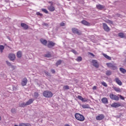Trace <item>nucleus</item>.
<instances>
[{"instance_id":"2eb2a0df","label":"nucleus","mask_w":126,"mask_h":126,"mask_svg":"<svg viewBox=\"0 0 126 126\" xmlns=\"http://www.w3.org/2000/svg\"><path fill=\"white\" fill-rule=\"evenodd\" d=\"M8 58L11 61H14L15 60V55L14 54H10Z\"/></svg>"},{"instance_id":"f257e3e1","label":"nucleus","mask_w":126,"mask_h":126,"mask_svg":"<svg viewBox=\"0 0 126 126\" xmlns=\"http://www.w3.org/2000/svg\"><path fill=\"white\" fill-rule=\"evenodd\" d=\"M7 88L10 93H12V92L17 91V86H14L13 85H8Z\"/></svg>"},{"instance_id":"79ce46f5","label":"nucleus","mask_w":126,"mask_h":126,"mask_svg":"<svg viewBox=\"0 0 126 126\" xmlns=\"http://www.w3.org/2000/svg\"><path fill=\"white\" fill-rule=\"evenodd\" d=\"M78 99H79V100H80L81 101H83V98L82 96L81 95H78L77 97Z\"/></svg>"},{"instance_id":"a18cd8bd","label":"nucleus","mask_w":126,"mask_h":126,"mask_svg":"<svg viewBox=\"0 0 126 126\" xmlns=\"http://www.w3.org/2000/svg\"><path fill=\"white\" fill-rule=\"evenodd\" d=\"M36 15L39 16H43V14L39 13V12H36Z\"/></svg>"},{"instance_id":"6e6d98bb","label":"nucleus","mask_w":126,"mask_h":126,"mask_svg":"<svg viewBox=\"0 0 126 126\" xmlns=\"http://www.w3.org/2000/svg\"><path fill=\"white\" fill-rule=\"evenodd\" d=\"M93 90H96L97 89V87L96 86H94L93 88Z\"/></svg>"},{"instance_id":"2f4dec72","label":"nucleus","mask_w":126,"mask_h":126,"mask_svg":"<svg viewBox=\"0 0 126 126\" xmlns=\"http://www.w3.org/2000/svg\"><path fill=\"white\" fill-rule=\"evenodd\" d=\"M61 63H62V60H58L56 63V66H59V65H60V64H61Z\"/></svg>"},{"instance_id":"4468645a","label":"nucleus","mask_w":126,"mask_h":126,"mask_svg":"<svg viewBox=\"0 0 126 126\" xmlns=\"http://www.w3.org/2000/svg\"><path fill=\"white\" fill-rule=\"evenodd\" d=\"M96 8H97V9H99V10H102V9H104V8H105V6L100 4H98L96 5Z\"/></svg>"},{"instance_id":"72a5a7b5","label":"nucleus","mask_w":126,"mask_h":126,"mask_svg":"<svg viewBox=\"0 0 126 126\" xmlns=\"http://www.w3.org/2000/svg\"><path fill=\"white\" fill-rule=\"evenodd\" d=\"M105 21L106 23H108V24H113V21L110 20H106Z\"/></svg>"},{"instance_id":"e433bc0d","label":"nucleus","mask_w":126,"mask_h":126,"mask_svg":"<svg viewBox=\"0 0 126 126\" xmlns=\"http://www.w3.org/2000/svg\"><path fill=\"white\" fill-rule=\"evenodd\" d=\"M64 90H68L69 89V86H64L63 87Z\"/></svg>"},{"instance_id":"c85d7f7f","label":"nucleus","mask_w":126,"mask_h":126,"mask_svg":"<svg viewBox=\"0 0 126 126\" xmlns=\"http://www.w3.org/2000/svg\"><path fill=\"white\" fill-rule=\"evenodd\" d=\"M120 71L122 72V73H126V69L122 68V67H120Z\"/></svg>"},{"instance_id":"6e6552de","label":"nucleus","mask_w":126,"mask_h":126,"mask_svg":"<svg viewBox=\"0 0 126 126\" xmlns=\"http://www.w3.org/2000/svg\"><path fill=\"white\" fill-rule=\"evenodd\" d=\"M103 119H105V115L104 114H99L96 117V121H102Z\"/></svg>"},{"instance_id":"ddd939ff","label":"nucleus","mask_w":126,"mask_h":126,"mask_svg":"<svg viewBox=\"0 0 126 126\" xmlns=\"http://www.w3.org/2000/svg\"><path fill=\"white\" fill-rule=\"evenodd\" d=\"M21 26L24 30H28V29L29 28V26L27 24L23 23L21 24Z\"/></svg>"},{"instance_id":"20e7f679","label":"nucleus","mask_w":126,"mask_h":126,"mask_svg":"<svg viewBox=\"0 0 126 126\" xmlns=\"http://www.w3.org/2000/svg\"><path fill=\"white\" fill-rule=\"evenodd\" d=\"M106 65L111 69H113V70H116V69H118V67L116 66L115 64L112 63H106Z\"/></svg>"},{"instance_id":"6ab92c4d","label":"nucleus","mask_w":126,"mask_h":126,"mask_svg":"<svg viewBox=\"0 0 126 126\" xmlns=\"http://www.w3.org/2000/svg\"><path fill=\"white\" fill-rule=\"evenodd\" d=\"M22 57V51H19L17 53V57L18 59H21Z\"/></svg>"},{"instance_id":"423d86ee","label":"nucleus","mask_w":126,"mask_h":126,"mask_svg":"<svg viewBox=\"0 0 126 126\" xmlns=\"http://www.w3.org/2000/svg\"><path fill=\"white\" fill-rule=\"evenodd\" d=\"M102 26L104 31H106V32H109L111 30L109 26L105 23H102Z\"/></svg>"},{"instance_id":"a878e982","label":"nucleus","mask_w":126,"mask_h":126,"mask_svg":"<svg viewBox=\"0 0 126 126\" xmlns=\"http://www.w3.org/2000/svg\"><path fill=\"white\" fill-rule=\"evenodd\" d=\"M19 126H31L29 123H20Z\"/></svg>"},{"instance_id":"13d9d810","label":"nucleus","mask_w":126,"mask_h":126,"mask_svg":"<svg viewBox=\"0 0 126 126\" xmlns=\"http://www.w3.org/2000/svg\"><path fill=\"white\" fill-rule=\"evenodd\" d=\"M7 38L9 41H11V38H10L9 36H7Z\"/></svg>"},{"instance_id":"aec40b11","label":"nucleus","mask_w":126,"mask_h":126,"mask_svg":"<svg viewBox=\"0 0 126 126\" xmlns=\"http://www.w3.org/2000/svg\"><path fill=\"white\" fill-rule=\"evenodd\" d=\"M33 102H34V99L31 98L27 102V106H29V105H31V104H32V103H33Z\"/></svg>"},{"instance_id":"864d4df0","label":"nucleus","mask_w":126,"mask_h":126,"mask_svg":"<svg viewBox=\"0 0 126 126\" xmlns=\"http://www.w3.org/2000/svg\"><path fill=\"white\" fill-rule=\"evenodd\" d=\"M4 45L5 47H6V48H9L10 49H11V48H10V46H8L7 44H6V43H5Z\"/></svg>"},{"instance_id":"052dcab7","label":"nucleus","mask_w":126,"mask_h":126,"mask_svg":"<svg viewBox=\"0 0 126 126\" xmlns=\"http://www.w3.org/2000/svg\"><path fill=\"white\" fill-rule=\"evenodd\" d=\"M64 126H69V125H68V124H66L64 125Z\"/></svg>"},{"instance_id":"de8ad7c7","label":"nucleus","mask_w":126,"mask_h":126,"mask_svg":"<svg viewBox=\"0 0 126 126\" xmlns=\"http://www.w3.org/2000/svg\"><path fill=\"white\" fill-rule=\"evenodd\" d=\"M118 96H119L120 99H121V100H125V97L124 96H123L122 95H120L119 94Z\"/></svg>"},{"instance_id":"f3484780","label":"nucleus","mask_w":126,"mask_h":126,"mask_svg":"<svg viewBox=\"0 0 126 126\" xmlns=\"http://www.w3.org/2000/svg\"><path fill=\"white\" fill-rule=\"evenodd\" d=\"M47 8L49 11H51V12H53V11H55L56 8L54 6H48L47 7Z\"/></svg>"},{"instance_id":"a19ab883","label":"nucleus","mask_w":126,"mask_h":126,"mask_svg":"<svg viewBox=\"0 0 126 126\" xmlns=\"http://www.w3.org/2000/svg\"><path fill=\"white\" fill-rule=\"evenodd\" d=\"M44 57H45V58H51V57H52V55H51V54H45Z\"/></svg>"},{"instance_id":"473e14b6","label":"nucleus","mask_w":126,"mask_h":126,"mask_svg":"<svg viewBox=\"0 0 126 126\" xmlns=\"http://www.w3.org/2000/svg\"><path fill=\"white\" fill-rule=\"evenodd\" d=\"M34 97L35 99H37V98H38V97H39V93H38L37 92H34Z\"/></svg>"},{"instance_id":"7ed1b4c3","label":"nucleus","mask_w":126,"mask_h":126,"mask_svg":"<svg viewBox=\"0 0 126 126\" xmlns=\"http://www.w3.org/2000/svg\"><path fill=\"white\" fill-rule=\"evenodd\" d=\"M75 118L77 121H79L80 122H83L85 120L84 116L79 113H76L75 114Z\"/></svg>"},{"instance_id":"412c9836","label":"nucleus","mask_w":126,"mask_h":126,"mask_svg":"<svg viewBox=\"0 0 126 126\" xmlns=\"http://www.w3.org/2000/svg\"><path fill=\"white\" fill-rule=\"evenodd\" d=\"M19 106L20 108H24V107L27 106V104L25 102H22L19 103Z\"/></svg>"},{"instance_id":"dca6fc26","label":"nucleus","mask_w":126,"mask_h":126,"mask_svg":"<svg viewBox=\"0 0 126 126\" xmlns=\"http://www.w3.org/2000/svg\"><path fill=\"white\" fill-rule=\"evenodd\" d=\"M101 102L103 103V104H109V101H108V99L106 97H103L101 99Z\"/></svg>"},{"instance_id":"3c124183","label":"nucleus","mask_w":126,"mask_h":126,"mask_svg":"<svg viewBox=\"0 0 126 126\" xmlns=\"http://www.w3.org/2000/svg\"><path fill=\"white\" fill-rule=\"evenodd\" d=\"M48 3H50V6H53L54 5V2L53 1H49Z\"/></svg>"},{"instance_id":"8fccbe9b","label":"nucleus","mask_w":126,"mask_h":126,"mask_svg":"<svg viewBox=\"0 0 126 126\" xmlns=\"http://www.w3.org/2000/svg\"><path fill=\"white\" fill-rule=\"evenodd\" d=\"M11 68H12V70H14L16 68V66L14 65H11Z\"/></svg>"},{"instance_id":"603ef678","label":"nucleus","mask_w":126,"mask_h":126,"mask_svg":"<svg viewBox=\"0 0 126 126\" xmlns=\"http://www.w3.org/2000/svg\"><path fill=\"white\" fill-rule=\"evenodd\" d=\"M87 101H88L87 98H83V100L82 102H87Z\"/></svg>"},{"instance_id":"393cba45","label":"nucleus","mask_w":126,"mask_h":126,"mask_svg":"<svg viewBox=\"0 0 126 126\" xmlns=\"http://www.w3.org/2000/svg\"><path fill=\"white\" fill-rule=\"evenodd\" d=\"M113 89H114V90H115V91H116V92H122V90L119 87H114L113 88Z\"/></svg>"},{"instance_id":"49530a36","label":"nucleus","mask_w":126,"mask_h":126,"mask_svg":"<svg viewBox=\"0 0 126 126\" xmlns=\"http://www.w3.org/2000/svg\"><path fill=\"white\" fill-rule=\"evenodd\" d=\"M71 52H72V53H73V54H74L75 55H76V54H77V52H76V51L73 49L71 50Z\"/></svg>"},{"instance_id":"9b49d317","label":"nucleus","mask_w":126,"mask_h":126,"mask_svg":"<svg viewBox=\"0 0 126 126\" xmlns=\"http://www.w3.org/2000/svg\"><path fill=\"white\" fill-rule=\"evenodd\" d=\"M27 82H28V80H27V78H24L21 82L22 86H26V85L27 84Z\"/></svg>"},{"instance_id":"58836bf2","label":"nucleus","mask_w":126,"mask_h":126,"mask_svg":"<svg viewBox=\"0 0 126 126\" xmlns=\"http://www.w3.org/2000/svg\"><path fill=\"white\" fill-rule=\"evenodd\" d=\"M102 85H103V86H104V87H108V85H107V83H106V82H102L101 83Z\"/></svg>"},{"instance_id":"9d476101","label":"nucleus","mask_w":126,"mask_h":126,"mask_svg":"<svg viewBox=\"0 0 126 126\" xmlns=\"http://www.w3.org/2000/svg\"><path fill=\"white\" fill-rule=\"evenodd\" d=\"M121 103L120 102H114L111 105V107H112V108H119V107H121Z\"/></svg>"},{"instance_id":"f8f14e48","label":"nucleus","mask_w":126,"mask_h":126,"mask_svg":"<svg viewBox=\"0 0 126 126\" xmlns=\"http://www.w3.org/2000/svg\"><path fill=\"white\" fill-rule=\"evenodd\" d=\"M56 45V43L53 42V41H49L47 44L48 48L51 49V48H53Z\"/></svg>"},{"instance_id":"1a4fd4ad","label":"nucleus","mask_w":126,"mask_h":126,"mask_svg":"<svg viewBox=\"0 0 126 126\" xmlns=\"http://www.w3.org/2000/svg\"><path fill=\"white\" fill-rule=\"evenodd\" d=\"M72 32L74 34H77V35H81V33L79 32V30L78 29L75 28H72Z\"/></svg>"},{"instance_id":"c9c22d12","label":"nucleus","mask_w":126,"mask_h":126,"mask_svg":"<svg viewBox=\"0 0 126 126\" xmlns=\"http://www.w3.org/2000/svg\"><path fill=\"white\" fill-rule=\"evenodd\" d=\"M41 10L45 13H46V14H48V13H49V11H48L45 8L41 9Z\"/></svg>"},{"instance_id":"0eeeda50","label":"nucleus","mask_w":126,"mask_h":126,"mask_svg":"<svg viewBox=\"0 0 126 126\" xmlns=\"http://www.w3.org/2000/svg\"><path fill=\"white\" fill-rule=\"evenodd\" d=\"M92 63H93V65L94 66L95 68H99V63H98L97 60H93Z\"/></svg>"},{"instance_id":"b1692460","label":"nucleus","mask_w":126,"mask_h":126,"mask_svg":"<svg viewBox=\"0 0 126 126\" xmlns=\"http://www.w3.org/2000/svg\"><path fill=\"white\" fill-rule=\"evenodd\" d=\"M40 42L44 46H47V43H48V41H47V40L42 39H40Z\"/></svg>"},{"instance_id":"4c0bfd02","label":"nucleus","mask_w":126,"mask_h":126,"mask_svg":"<svg viewBox=\"0 0 126 126\" xmlns=\"http://www.w3.org/2000/svg\"><path fill=\"white\" fill-rule=\"evenodd\" d=\"M76 61L77 62H81L82 61V57L79 56L77 58Z\"/></svg>"},{"instance_id":"cd10ccee","label":"nucleus","mask_w":126,"mask_h":126,"mask_svg":"<svg viewBox=\"0 0 126 126\" xmlns=\"http://www.w3.org/2000/svg\"><path fill=\"white\" fill-rule=\"evenodd\" d=\"M103 56L105 58V59H107V60H109V61L111 60V57L108 56L106 54H103Z\"/></svg>"},{"instance_id":"bb28decb","label":"nucleus","mask_w":126,"mask_h":126,"mask_svg":"<svg viewBox=\"0 0 126 126\" xmlns=\"http://www.w3.org/2000/svg\"><path fill=\"white\" fill-rule=\"evenodd\" d=\"M82 107L83 109H89L90 108V106L88 104H83Z\"/></svg>"},{"instance_id":"c756f323","label":"nucleus","mask_w":126,"mask_h":126,"mask_svg":"<svg viewBox=\"0 0 126 126\" xmlns=\"http://www.w3.org/2000/svg\"><path fill=\"white\" fill-rule=\"evenodd\" d=\"M120 17V18H123V15H121L119 13H116L115 14V15L114 16V17Z\"/></svg>"},{"instance_id":"c03bdc74","label":"nucleus","mask_w":126,"mask_h":126,"mask_svg":"<svg viewBox=\"0 0 126 126\" xmlns=\"http://www.w3.org/2000/svg\"><path fill=\"white\" fill-rule=\"evenodd\" d=\"M60 26H62V27L65 26V23H63V22L60 24Z\"/></svg>"},{"instance_id":"680f3d73","label":"nucleus","mask_w":126,"mask_h":126,"mask_svg":"<svg viewBox=\"0 0 126 126\" xmlns=\"http://www.w3.org/2000/svg\"><path fill=\"white\" fill-rule=\"evenodd\" d=\"M0 121H1V117L0 116Z\"/></svg>"},{"instance_id":"bf43d9fd","label":"nucleus","mask_w":126,"mask_h":126,"mask_svg":"<svg viewBox=\"0 0 126 126\" xmlns=\"http://www.w3.org/2000/svg\"><path fill=\"white\" fill-rule=\"evenodd\" d=\"M44 25H45V26H48V24L47 23H44Z\"/></svg>"},{"instance_id":"f03ea898","label":"nucleus","mask_w":126,"mask_h":126,"mask_svg":"<svg viewBox=\"0 0 126 126\" xmlns=\"http://www.w3.org/2000/svg\"><path fill=\"white\" fill-rule=\"evenodd\" d=\"M54 94L50 91H44L43 93V95L46 98H52Z\"/></svg>"},{"instance_id":"5701e85b","label":"nucleus","mask_w":126,"mask_h":126,"mask_svg":"<svg viewBox=\"0 0 126 126\" xmlns=\"http://www.w3.org/2000/svg\"><path fill=\"white\" fill-rule=\"evenodd\" d=\"M119 37H120V38H126V35H125L124 33L123 32H119L118 33Z\"/></svg>"},{"instance_id":"39448f33","label":"nucleus","mask_w":126,"mask_h":126,"mask_svg":"<svg viewBox=\"0 0 126 126\" xmlns=\"http://www.w3.org/2000/svg\"><path fill=\"white\" fill-rule=\"evenodd\" d=\"M109 97L111 100H114V101H119V100H120V97H119V96L113 94H109Z\"/></svg>"},{"instance_id":"ea45409f","label":"nucleus","mask_w":126,"mask_h":126,"mask_svg":"<svg viewBox=\"0 0 126 126\" xmlns=\"http://www.w3.org/2000/svg\"><path fill=\"white\" fill-rule=\"evenodd\" d=\"M11 111L12 114H15V113H16V110H15V108H12Z\"/></svg>"},{"instance_id":"37998d69","label":"nucleus","mask_w":126,"mask_h":126,"mask_svg":"<svg viewBox=\"0 0 126 126\" xmlns=\"http://www.w3.org/2000/svg\"><path fill=\"white\" fill-rule=\"evenodd\" d=\"M45 74H46V76H51V74H50V73H49V72L46 71L45 72Z\"/></svg>"},{"instance_id":"f704fd0d","label":"nucleus","mask_w":126,"mask_h":126,"mask_svg":"<svg viewBox=\"0 0 126 126\" xmlns=\"http://www.w3.org/2000/svg\"><path fill=\"white\" fill-rule=\"evenodd\" d=\"M3 50H4V46L3 45H0V51L2 53Z\"/></svg>"},{"instance_id":"4be33fe9","label":"nucleus","mask_w":126,"mask_h":126,"mask_svg":"<svg viewBox=\"0 0 126 126\" xmlns=\"http://www.w3.org/2000/svg\"><path fill=\"white\" fill-rule=\"evenodd\" d=\"M81 23L82 24H84V25H86L87 26H90V23H89L88 22H87L85 20L82 21Z\"/></svg>"},{"instance_id":"4d7b16f0","label":"nucleus","mask_w":126,"mask_h":126,"mask_svg":"<svg viewBox=\"0 0 126 126\" xmlns=\"http://www.w3.org/2000/svg\"><path fill=\"white\" fill-rule=\"evenodd\" d=\"M90 54L91 55V56H92V57H95V55L94 54H93V53H90Z\"/></svg>"},{"instance_id":"a211bd4d","label":"nucleus","mask_w":126,"mask_h":126,"mask_svg":"<svg viewBox=\"0 0 126 126\" xmlns=\"http://www.w3.org/2000/svg\"><path fill=\"white\" fill-rule=\"evenodd\" d=\"M115 82L120 86H122L123 85V83H122V81H120V79H119V78H115Z\"/></svg>"},{"instance_id":"7c9ffc66","label":"nucleus","mask_w":126,"mask_h":126,"mask_svg":"<svg viewBox=\"0 0 126 126\" xmlns=\"http://www.w3.org/2000/svg\"><path fill=\"white\" fill-rule=\"evenodd\" d=\"M112 75V71H111L110 70H107L106 72V75H107V76H110V75Z\"/></svg>"},{"instance_id":"5fc2aeb1","label":"nucleus","mask_w":126,"mask_h":126,"mask_svg":"<svg viewBox=\"0 0 126 126\" xmlns=\"http://www.w3.org/2000/svg\"><path fill=\"white\" fill-rule=\"evenodd\" d=\"M51 72L52 73H56V71L55 69H51Z\"/></svg>"},{"instance_id":"09e8293b","label":"nucleus","mask_w":126,"mask_h":126,"mask_svg":"<svg viewBox=\"0 0 126 126\" xmlns=\"http://www.w3.org/2000/svg\"><path fill=\"white\" fill-rule=\"evenodd\" d=\"M6 63L7 64V65H8L9 66H11L12 65L11 63L8 61H6Z\"/></svg>"}]
</instances>
